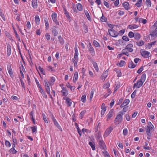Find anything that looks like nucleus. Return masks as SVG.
<instances>
[{"label":"nucleus","mask_w":157,"mask_h":157,"mask_svg":"<svg viewBox=\"0 0 157 157\" xmlns=\"http://www.w3.org/2000/svg\"><path fill=\"white\" fill-rule=\"evenodd\" d=\"M150 35L153 37L157 36V21L150 28Z\"/></svg>","instance_id":"1"},{"label":"nucleus","mask_w":157,"mask_h":157,"mask_svg":"<svg viewBox=\"0 0 157 157\" xmlns=\"http://www.w3.org/2000/svg\"><path fill=\"white\" fill-rule=\"evenodd\" d=\"M123 115L122 112H119L117 115L115 119V122H118V124L121 123L123 120L122 116Z\"/></svg>","instance_id":"2"},{"label":"nucleus","mask_w":157,"mask_h":157,"mask_svg":"<svg viewBox=\"0 0 157 157\" xmlns=\"http://www.w3.org/2000/svg\"><path fill=\"white\" fill-rule=\"evenodd\" d=\"M113 130V128L111 127H110L107 128L103 135V137L104 138L107 137L111 133Z\"/></svg>","instance_id":"3"},{"label":"nucleus","mask_w":157,"mask_h":157,"mask_svg":"<svg viewBox=\"0 0 157 157\" xmlns=\"http://www.w3.org/2000/svg\"><path fill=\"white\" fill-rule=\"evenodd\" d=\"M108 32L109 35L113 37H116L118 35L117 32L113 29H108Z\"/></svg>","instance_id":"4"},{"label":"nucleus","mask_w":157,"mask_h":157,"mask_svg":"<svg viewBox=\"0 0 157 157\" xmlns=\"http://www.w3.org/2000/svg\"><path fill=\"white\" fill-rule=\"evenodd\" d=\"M143 83L141 81L138 80L136 83H135L133 86V89H138L142 86Z\"/></svg>","instance_id":"5"},{"label":"nucleus","mask_w":157,"mask_h":157,"mask_svg":"<svg viewBox=\"0 0 157 157\" xmlns=\"http://www.w3.org/2000/svg\"><path fill=\"white\" fill-rule=\"evenodd\" d=\"M53 22L56 25H59V22L57 20V14L55 12H53L51 15Z\"/></svg>","instance_id":"6"},{"label":"nucleus","mask_w":157,"mask_h":157,"mask_svg":"<svg viewBox=\"0 0 157 157\" xmlns=\"http://www.w3.org/2000/svg\"><path fill=\"white\" fill-rule=\"evenodd\" d=\"M88 48L91 55L93 56L95 55L94 49L90 43H89L88 46Z\"/></svg>","instance_id":"7"},{"label":"nucleus","mask_w":157,"mask_h":157,"mask_svg":"<svg viewBox=\"0 0 157 157\" xmlns=\"http://www.w3.org/2000/svg\"><path fill=\"white\" fill-rule=\"evenodd\" d=\"M52 119L54 125L60 131L62 132L63 130L61 127L58 123L54 117H52Z\"/></svg>","instance_id":"8"},{"label":"nucleus","mask_w":157,"mask_h":157,"mask_svg":"<svg viewBox=\"0 0 157 157\" xmlns=\"http://www.w3.org/2000/svg\"><path fill=\"white\" fill-rule=\"evenodd\" d=\"M142 56L145 58H148L150 56V53L147 51H144L141 52Z\"/></svg>","instance_id":"9"},{"label":"nucleus","mask_w":157,"mask_h":157,"mask_svg":"<svg viewBox=\"0 0 157 157\" xmlns=\"http://www.w3.org/2000/svg\"><path fill=\"white\" fill-rule=\"evenodd\" d=\"M7 70L10 77L12 78H13V71L10 65H7Z\"/></svg>","instance_id":"10"},{"label":"nucleus","mask_w":157,"mask_h":157,"mask_svg":"<svg viewBox=\"0 0 157 157\" xmlns=\"http://www.w3.org/2000/svg\"><path fill=\"white\" fill-rule=\"evenodd\" d=\"M25 69L23 66L22 65L21 68L20 70V75H19V79H23L24 78L23 73H25Z\"/></svg>","instance_id":"11"},{"label":"nucleus","mask_w":157,"mask_h":157,"mask_svg":"<svg viewBox=\"0 0 157 157\" xmlns=\"http://www.w3.org/2000/svg\"><path fill=\"white\" fill-rule=\"evenodd\" d=\"M109 71L107 70L104 71L101 76V78L102 80H104L107 77L108 75Z\"/></svg>","instance_id":"12"},{"label":"nucleus","mask_w":157,"mask_h":157,"mask_svg":"<svg viewBox=\"0 0 157 157\" xmlns=\"http://www.w3.org/2000/svg\"><path fill=\"white\" fill-rule=\"evenodd\" d=\"M34 113L35 112L34 110L32 111L29 113V116L30 117V119L33 121V123L34 124L36 123L34 117Z\"/></svg>","instance_id":"13"},{"label":"nucleus","mask_w":157,"mask_h":157,"mask_svg":"<svg viewBox=\"0 0 157 157\" xmlns=\"http://www.w3.org/2000/svg\"><path fill=\"white\" fill-rule=\"evenodd\" d=\"M96 139L97 140L98 142L100 141H102L103 140L102 136L101 133L100 132H98L96 134Z\"/></svg>","instance_id":"14"},{"label":"nucleus","mask_w":157,"mask_h":157,"mask_svg":"<svg viewBox=\"0 0 157 157\" xmlns=\"http://www.w3.org/2000/svg\"><path fill=\"white\" fill-rule=\"evenodd\" d=\"M61 92L62 95L64 96H67L68 94V91L66 87H62Z\"/></svg>","instance_id":"15"},{"label":"nucleus","mask_w":157,"mask_h":157,"mask_svg":"<svg viewBox=\"0 0 157 157\" xmlns=\"http://www.w3.org/2000/svg\"><path fill=\"white\" fill-rule=\"evenodd\" d=\"M114 113V111L113 109L111 110L106 115L107 119L106 121H108L113 116Z\"/></svg>","instance_id":"16"},{"label":"nucleus","mask_w":157,"mask_h":157,"mask_svg":"<svg viewBox=\"0 0 157 157\" xmlns=\"http://www.w3.org/2000/svg\"><path fill=\"white\" fill-rule=\"evenodd\" d=\"M63 99L66 100V103L68 107H70L72 104V101L70 98H64Z\"/></svg>","instance_id":"17"},{"label":"nucleus","mask_w":157,"mask_h":157,"mask_svg":"<svg viewBox=\"0 0 157 157\" xmlns=\"http://www.w3.org/2000/svg\"><path fill=\"white\" fill-rule=\"evenodd\" d=\"M98 143L101 149H105L106 148V145L103 140L100 141L98 142Z\"/></svg>","instance_id":"18"},{"label":"nucleus","mask_w":157,"mask_h":157,"mask_svg":"<svg viewBox=\"0 0 157 157\" xmlns=\"http://www.w3.org/2000/svg\"><path fill=\"white\" fill-rule=\"evenodd\" d=\"M133 47V45L132 44H129L125 48L127 50L128 52H131L133 51V49L132 48Z\"/></svg>","instance_id":"19"},{"label":"nucleus","mask_w":157,"mask_h":157,"mask_svg":"<svg viewBox=\"0 0 157 157\" xmlns=\"http://www.w3.org/2000/svg\"><path fill=\"white\" fill-rule=\"evenodd\" d=\"M56 80V78L55 77L52 76L50 77V79L48 81L49 82V84L51 86H52Z\"/></svg>","instance_id":"20"},{"label":"nucleus","mask_w":157,"mask_h":157,"mask_svg":"<svg viewBox=\"0 0 157 157\" xmlns=\"http://www.w3.org/2000/svg\"><path fill=\"white\" fill-rule=\"evenodd\" d=\"M39 92H40L42 95V96L43 98L46 99L47 98V96L44 90H43L42 88H40L39 89Z\"/></svg>","instance_id":"21"},{"label":"nucleus","mask_w":157,"mask_h":157,"mask_svg":"<svg viewBox=\"0 0 157 157\" xmlns=\"http://www.w3.org/2000/svg\"><path fill=\"white\" fill-rule=\"evenodd\" d=\"M139 27V26L136 24H132L129 25L128 27V28L131 30L136 29Z\"/></svg>","instance_id":"22"},{"label":"nucleus","mask_w":157,"mask_h":157,"mask_svg":"<svg viewBox=\"0 0 157 157\" xmlns=\"http://www.w3.org/2000/svg\"><path fill=\"white\" fill-rule=\"evenodd\" d=\"M32 6L34 9H36L38 7L37 1L36 0H33Z\"/></svg>","instance_id":"23"},{"label":"nucleus","mask_w":157,"mask_h":157,"mask_svg":"<svg viewBox=\"0 0 157 157\" xmlns=\"http://www.w3.org/2000/svg\"><path fill=\"white\" fill-rule=\"evenodd\" d=\"M46 70L50 72L55 71L54 68L49 65H47L46 66Z\"/></svg>","instance_id":"24"},{"label":"nucleus","mask_w":157,"mask_h":157,"mask_svg":"<svg viewBox=\"0 0 157 157\" xmlns=\"http://www.w3.org/2000/svg\"><path fill=\"white\" fill-rule=\"evenodd\" d=\"M78 78V74L77 71L75 72L74 75L73 77V82L74 83H75L77 80Z\"/></svg>","instance_id":"25"},{"label":"nucleus","mask_w":157,"mask_h":157,"mask_svg":"<svg viewBox=\"0 0 157 157\" xmlns=\"http://www.w3.org/2000/svg\"><path fill=\"white\" fill-rule=\"evenodd\" d=\"M56 26H54L52 29V32L54 36H56L58 34V32L56 29Z\"/></svg>","instance_id":"26"},{"label":"nucleus","mask_w":157,"mask_h":157,"mask_svg":"<svg viewBox=\"0 0 157 157\" xmlns=\"http://www.w3.org/2000/svg\"><path fill=\"white\" fill-rule=\"evenodd\" d=\"M143 2L142 0H137L135 5L138 7H140L142 6Z\"/></svg>","instance_id":"27"},{"label":"nucleus","mask_w":157,"mask_h":157,"mask_svg":"<svg viewBox=\"0 0 157 157\" xmlns=\"http://www.w3.org/2000/svg\"><path fill=\"white\" fill-rule=\"evenodd\" d=\"M114 71L116 72L117 74V77H120L121 76L122 74L120 69L118 68H115Z\"/></svg>","instance_id":"28"},{"label":"nucleus","mask_w":157,"mask_h":157,"mask_svg":"<svg viewBox=\"0 0 157 157\" xmlns=\"http://www.w3.org/2000/svg\"><path fill=\"white\" fill-rule=\"evenodd\" d=\"M45 90H46V92H47V93L49 95V96L51 98L52 100H53V98L52 95L51 94L50 90V87L45 88Z\"/></svg>","instance_id":"29"},{"label":"nucleus","mask_w":157,"mask_h":157,"mask_svg":"<svg viewBox=\"0 0 157 157\" xmlns=\"http://www.w3.org/2000/svg\"><path fill=\"white\" fill-rule=\"evenodd\" d=\"M123 6L124 9L127 10H129L130 8L128 7L129 3L127 2H125L123 3Z\"/></svg>","instance_id":"30"},{"label":"nucleus","mask_w":157,"mask_h":157,"mask_svg":"<svg viewBox=\"0 0 157 157\" xmlns=\"http://www.w3.org/2000/svg\"><path fill=\"white\" fill-rule=\"evenodd\" d=\"M136 66V64H134L133 62L131 61L129 62L128 67L130 68H133Z\"/></svg>","instance_id":"31"},{"label":"nucleus","mask_w":157,"mask_h":157,"mask_svg":"<svg viewBox=\"0 0 157 157\" xmlns=\"http://www.w3.org/2000/svg\"><path fill=\"white\" fill-rule=\"evenodd\" d=\"M146 78V75L145 73L143 74L141 77L140 79L139 80L141 81L143 83L145 82Z\"/></svg>","instance_id":"32"},{"label":"nucleus","mask_w":157,"mask_h":157,"mask_svg":"<svg viewBox=\"0 0 157 157\" xmlns=\"http://www.w3.org/2000/svg\"><path fill=\"white\" fill-rule=\"evenodd\" d=\"M140 37L141 36L140 33H135L134 38L135 40H138L140 39Z\"/></svg>","instance_id":"33"},{"label":"nucleus","mask_w":157,"mask_h":157,"mask_svg":"<svg viewBox=\"0 0 157 157\" xmlns=\"http://www.w3.org/2000/svg\"><path fill=\"white\" fill-rule=\"evenodd\" d=\"M89 144L93 150H94L95 149V144L94 142H89Z\"/></svg>","instance_id":"34"},{"label":"nucleus","mask_w":157,"mask_h":157,"mask_svg":"<svg viewBox=\"0 0 157 157\" xmlns=\"http://www.w3.org/2000/svg\"><path fill=\"white\" fill-rule=\"evenodd\" d=\"M92 64L94 67L95 68V70L97 72H98L99 71V68L98 66L97 63L95 62H93Z\"/></svg>","instance_id":"35"},{"label":"nucleus","mask_w":157,"mask_h":157,"mask_svg":"<svg viewBox=\"0 0 157 157\" xmlns=\"http://www.w3.org/2000/svg\"><path fill=\"white\" fill-rule=\"evenodd\" d=\"M84 13L88 20L91 21V19L88 11L87 10H84Z\"/></svg>","instance_id":"36"},{"label":"nucleus","mask_w":157,"mask_h":157,"mask_svg":"<svg viewBox=\"0 0 157 157\" xmlns=\"http://www.w3.org/2000/svg\"><path fill=\"white\" fill-rule=\"evenodd\" d=\"M22 79H20V80L21 82V84L22 88V90L25 91V86L24 81Z\"/></svg>","instance_id":"37"},{"label":"nucleus","mask_w":157,"mask_h":157,"mask_svg":"<svg viewBox=\"0 0 157 157\" xmlns=\"http://www.w3.org/2000/svg\"><path fill=\"white\" fill-rule=\"evenodd\" d=\"M77 9L79 11H81L82 10V6L81 4L80 3H78L76 5Z\"/></svg>","instance_id":"38"},{"label":"nucleus","mask_w":157,"mask_h":157,"mask_svg":"<svg viewBox=\"0 0 157 157\" xmlns=\"http://www.w3.org/2000/svg\"><path fill=\"white\" fill-rule=\"evenodd\" d=\"M136 44L137 46H141L144 44V42L143 40H141L136 42Z\"/></svg>","instance_id":"39"},{"label":"nucleus","mask_w":157,"mask_h":157,"mask_svg":"<svg viewBox=\"0 0 157 157\" xmlns=\"http://www.w3.org/2000/svg\"><path fill=\"white\" fill-rule=\"evenodd\" d=\"M128 51L125 48L122 50V53L123 55H125L127 56H129V54H128Z\"/></svg>","instance_id":"40"},{"label":"nucleus","mask_w":157,"mask_h":157,"mask_svg":"<svg viewBox=\"0 0 157 157\" xmlns=\"http://www.w3.org/2000/svg\"><path fill=\"white\" fill-rule=\"evenodd\" d=\"M11 47L10 45H7V56H10L11 54Z\"/></svg>","instance_id":"41"},{"label":"nucleus","mask_w":157,"mask_h":157,"mask_svg":"<svg viewBox=\"0 0 157 157\" xmlns=\"http://www.w3.org/2000/svg\"><path fill=\"white\" fill-rule=\"evenodd\" d=\"M66 86L67 87L70 88L71 90H74L75 88V86H71L69 82L66 84Z\"/></svg>","instance_id":"42"},{"label":"nucleus","mask_w":157,"mask_h":157,"mask_svg":"<svg viewBox=\"0 0 157 157\" xmlns=\"http://www.w3.org/2000/svg\"><path fill=\"white\" fill-rule=\"evenodd\" d=\"M139 21L140 22H141L144 24H145L147 22V21L146 19H144L142 18L139 19Z\"/></svg>","instance_id":"43"},{"label":"nucleus","mask_w":157,"mask_h":157,"mask_svg":"<svg viewBox=\"0 0 157 157\" xmlns=\"http://www.w3.org/2000/svg\"><path fill=\"white\" fill-rule=\"evenodd\" d=\"M146 5L148 7H150L151 6V0H146L145 2Z\"/></svg>","instance_id":"44"},{"label":"nucleus","mask_w":157,"mask_h":157,"mask_svg":"<svg viewBox=\"0 0 157 157\" xmlns=\"http://www.w3.org/2000/svg\"><path fill=\"white\" fill-rule=\"evenodd\" d=\"M35 19L36 24L37 25H39L40 23V21L39 17L37 16H36L35 17Z\"/></svg>","instance_id":"45"},{"label":"nucleus","mask_w":157,"mask_h":157,"mask_svg":"<svg viewBox=\"0 0 157 157\" xmlns=\"http://www.w3.org/2000/svg\"><path fill=\"white\" fill-rule=\"evenodd\" d=\"M58 39L60 43L62 44H63L64 43V41L62 37L61 36H59L58 37Z\"/></svg>","instance_id":"46"},{"label":"nucleus","mask_w":157,"mask_h":157,"mask_svg":"<svg viewBox=\"0 0 157 157\" xmlns=\"http://www.w3.org/2000/svg\"><path fill=\"white\" fill-rule=\"evenodd\" d=\"M44 21L46 26V29H47L49 28V23L48 20L47 19H44Z\"/></svg>","instance_id":"47"},{"label":"nucleus","mask_w":157,"mask_h":157,"mask_svg":"<svg viewBox=\"0 0 157 157\" xmlns=\"http://www.w3.org/2000/svg\"><path fill=\"white\" fill-rule=\"evenodd\" d=\"M75 54L74 55V58H75V59L78 58V49H75Z\"/></svg>","instance_id":"48"},{"label":"nucleus","mask_w":157,"mask_h":157,"mask_svg":"<svg viewBox=\"0 0 157 157\" xmlns=\"http://www.w3.org/2000/svg\"><path fill=\"white\" fill-rule=\"evenodd\" d=\"M148 126L149 128H150V129H152L153 131H154V125L152 124L151 122H149L148 123V126Z\"/></svg>","instance_id":"49"},{"label":"nucleus","mask_w":157,"mask_h":157,"mask_svg":"<svg viewBox=\"0 0 157 157\" xmlns=\"http://www.w3.org/2000/svg\"><path fill=\"white\" fill-rule=\"evenodd\" d=\"M86 95H82L81 98V100L82 102L84 103L86 101Z\"/></svg>","instance_id":"50"},{"label":"nucleus","mask_w":157,"mask_h":157,"mask_svg":"<svg viewBox=\"0 0 157 157\" xmlns=\"http://www.w3.org/2000/svg\"><path fill=\"white\" fill-rule=\"evenodd\" d=\"M86 113V111L85 110H83V111H82L80 113V114L79 115V118L81 119H82L84 114L85 113Z\"/></svg>","instance_id":"51"},{"label":"nucleus","mask_w":157,"mask_h":157,"mask_svg":"<svg viewBox=\"0 0 157 157\" xmlns=\"http://www.w3.org/2000/svg\"><path fill=\"white\" fill-rule=\"evenodd\" d=\"M100 20L102 22H105L107 21V19L106 18L104 17L102 14V17L100 18Z\"/></svg>","instance_id":"52"},{"label":"nucleus","mask_w":157,"mask_h":157,"mask_svg":"<svg viewBox=\"0 0 157 157\" xmlns=\"http://www.w3.org/2000/svg\"><path fill=\"white\" fill-rule=\"evenodd\" d=\"M101 109L102 111H106V106H105V104L104 103H102V104L101 107Z\"/></svg>","instance_id":"53"},{"label":"nucleus","mask_w":157,"mask_h":157,"mask_svg":"<svg viewBox=\"0 0 157 157\" xmlns=\"http://www.w3.org/2000/svg\"><path fill=\"white\" fill-rule=\"evenodd\" d=\"M110 86V84L109 82H106L105 83L103 86V88L107 89Z\"/></svg>","instance_id":"54"},{"label":"nucleus","mask_w":157,"mask_h":157,"mask_svg":"<svg viewBox=\"0 0 157 157\" xmlns=\"http://www.w3.org/2000/svg\"><path fill=\"white\" fill-rule=\"evenodd\" d=\"M10 152L11 153H12L13 154H15L17 151L15 148H12L10 150Z\"/></svg>","instance_id":"55"},{"label":"nucleus","mask_w":157,"mask_h":157,"mask_svg":"<svg viewBox=\"0 0 157 157\" xmlns=\"http://www.w3.org/2000/svg\"><path fill=\"white\" fill-rule=\"evenodd\" d=\"M122 39L126 42L128 41L129 40V38L127 36H123L122 37Z\"/></svg>","instance_id":"56"},{"label":"nucleus","mask_w":157,"mask_h":157,"mask_svg":"<svg viewBox=\"0 0 157 157\" xmlns=\"http://www.w3.org/2000/svg\"><path fill=\"white\" fill-rule=\"evenodd\" d=\"M128 36L130 38H132L134 37V34L133 32L131 31L128 33Z\"/></svg>","instance_id":"57"},{"label":"nucleus","mask_w":157,"mask_h":157,"mask_svg":"<svg viewBox=\"0 0 157 157\" xmlns=\"http://www.w3.org/2000/svg\"><path fill=\"white\" fill-rule=\"evenodd\" d=\"M49 82H48V81L47 80H44V83H45V88L46 87H49Z\"/></svg>","instance_id":"58"},{"label":"nucleus","mask_w":157,"mask_h":157,"mask_svg":"<svg viewBox=\"0 0 157 157\" xmlns=\"http://www.w3.org/2000/svg\"><path fill=\"white\" fill-rule=\"evenodd\" d=\"M38 68H39V70H40V71L41 72V73L42 74H43L44 75H45V72L44 70V69L43 68L41 67H40V66H39V67Z\"/></svg>","instance_id":"59"},{"label":"nucleus","mask_w":157,"mask_h":157,"mask_svg":"<svg viewBox=\"0 0 157 157\" xmlns=\"http://www.w3.org/2000/svg\"><path fill=\"white\" fill-rule=\"evenodd\" d=\"M31 128L32 129V132L33 133L36 132L37 131V128L36 126H34L33 127H31Z\"/></svg>","instance_id":"60"},{"label":"nucleus","mask_w":157,"mask_h":157,"mask_svg":"<svg viewBox=\"0 0 157 157\" xmlns=\"http://www.w3.org/2000/svg\"><path fill=\"white\" fill-rule=\"evenodd\" d=\"M130 101L128 99H126L124 101L123 103L125 105V106H126L129 103Z\"/></svg>","instance_id":"61"},{"label":"nucleus","mask_w":157,"mask_h":157,"mask_svg":"<svg viewBox=\"0 0 157 157\" xmlns=\"http://www.w3.org/2000/svg\"><path fill=\"white\" fill-rule=\"evenodd\" d=\"M125 64V62L122 60L120 61V63L119 64V66L120 67H123L124 65Z\"/></svg>","instance_id":"62"},{"label":"nucleus","mask_w":157,"mask_h":157,"mask_svg":"<svg viewBox=\"0 0 157 157\" xmlns=\"http://www.w3.org/2000/svg\"><path fill=\"white\" fill-rule=\"evenodd\" d=\"M5 144L6 146L9 147L11 146V144L9 141L6 140L5 142Z\"/></svg>","instance_id":"63"},{"label":"nucleus","mask_w":157,"mask_h":157,"mask_svg":"<svg viewBox=\"0 0 157 157\" xmlns=\"http://www.w3.org/2000/svg\"><path fill=\"white\" fill-rule=\"evenodd\" d=\"M45 36L46 39L47 40H49L50 39V35L48 33H46L45 35Z\"/></svg>","instance_id":"64"}]
</instances>
